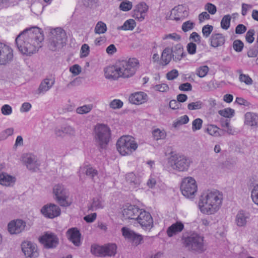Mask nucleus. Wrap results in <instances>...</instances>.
<instances>
[{
  "mask_svg": "<svg viewBox=\"0 0 258 258\" xmlns=\"http://www.w3.org/2000/svg\"><path fill=\"white\" fill-rule=\"evenodd\" d=\"M104 245H99L94 244L91 246V252L97 256L104 257Z\"/></svg>",
  "mask_w": 258,
  "mask_h": 258,
  "instance_id": "72a5a7b5",
  "label": "nucleus"
},
{
  "mask_svg": "<svg viewBox=\"0 0 258 258\" xmlns=\"http://www.w3.org/2000/svg\"><path fill=\"white\" fill-rule=\"evenodd\" d=\"M26 226V222L21 219L11 221L8 225V231L11 234H17L24 230Z\"/></svg>",
  "mask_w": 258,
  "mask_h": 258,
  "instance_id": "6ab92c4d",
  "label": "nucleus"
},
{
  "mask_svg": "<svg viewBox=\"0 0 258 258\" xmlns=\"http://www.w3.org/2000/svg\"><path fill=\"white\" fill-rule=\"evenodd\" d=\"M14 133V128L13 127H9L4 131L0 134L1 140L6 139L9 136H12Z\"/></svg>",
  "mask_w": 258,
  "mask_h": 258,
  "instance_id": "09e8293b",
  "label": "nucleus"
},
{
  "mask_svg": "<svg viewBox=\"0 0 258 258\" xmlns=\"http://www.w3.org/2000/svg\"><path fill=\"white\" fill-rule=\"evenodd\" d=\"M188 14L189 12L186 7L183 5H178L171 11L169 19L179 21L187 17Z\"/></svg>",
  "mask_w": 258,
  "mask_h": 258,
  "instance_id": "dca6fc26",
  "label": "nucleus"
},
{
  "mask_svg": "<svg viewBox=\"0 0 258 258\" xmlns=\"http://www.w3.org/2000/svg\"><path fill=\"white\" fill-rule=\"evenodd\" d=\"M203 120L200 118L195 119L192 123V130L193 131L199 130L202 128Z\"/></svg>",
  "mask_w": 258,
  "mask_h": 258,
  "instance_id": "8fccbe9b",
  "label": "nucleus"
},
{
  "mask_svg": "<svg viewBox=\"0 0 258 258\" xmlns=\"http://www.w3.org/2000/svg\"><path fill=\"white\" fill-rule=\"evenodd\" d=\"M171 39L174 41H179L181 39V37L178 34L173 33L171 34H166L163 37V40Z\"/></svg>",
  "mask_w": 258,
  "mask_h": 258,
  "instance_id": "680f3d73",
  "label": "nucleus"
},
{
  "mask_svg": "<svg viewBox=\"0 0 258 258\" xmlns=\"http://www.w3.org/2000/svg\"><path fill=\"white\" fill-rule=\"evenodd\" d=\"M121 231L122 235L130 241L134 245L138 246L143 243V237L142 235L125 227L122 228Z\"/></svg>",
  "mask_w": 258,
  "mask_h": 258,
  "instance_id": "ddd939ff",
  "label": "nucleus"
},
{
  "mask_svg": "<svg viewBox=\"0 0 258 258\" xmlns=\"http://www.w3.org/2000/svg\"><path fill=\"white\" fill-rule=\"evenodd\" d=\"M234 112V110L231 108H226L218 111V113L220 115L227 118L232 117Z\"/></svg>",
  "mask_w": 258,
  "mask_h": 258,
  "instance_id": "58836bf2",
  "label": "nucleus"
},
{
  "mask_svg": "<svg viewBox=\"0 0 258 258\" xmlns=\"http://www.w3.org/2000/svg\"><path fill=\"white\" fill-rule=\"evenodd\" d=\"M245 123L251 126H258V115L251 112L245 114Z\"/></svg>",
  "mask_w": 258,
  "mask_h": 258,
  "instance_id": "c756f323",
  "label": "nucleus"
},
{
  "mask_svg": "<svg viewBox=\"0 0 258 258\" xmlns=\"http://www.w3.org/2000/svg\"><path fill=\"white\" fill-rule=\"evenodd\" d=\"M223 200V195L216 189L208 190L201 195L199 207L204 214H213L220 208Z\"/></svg>",
  "mask_w": 258,
  "mask_h": 258,
  "instance_id": "f03ea898",
  "label": "nucleus"
},
{
  "mask_svg": "<svg viewBox=\"0 0 258 258\" xmlns=\"http://www.w3.org/2000/svg\"><path fill=\"white\" fill-rule=\"evenodd\" d=\"M63 127L65 135H68L72 136H75L76 130L73 127L70 125H66Z\"/></svg>",
  "mask_w": 258,
  "mask_h": 258,
  "instance_id": "bf43d9fd",
  "label": "nucleus"
},
{
  "mask_svg": "<svg viewBox=\"0 0 258 258\" xmlns=\"http://www.w3.org/2000/svg\"><path fill=\"white\" fill-rule=\"evenodd\" d=\"M93 106L92 104H90L78 107L76 109V112L80 114H87L91 111Z\"/></svg>",
  "mask_w": 258,
  "mask_h": 258,
  "instance_id": "e433bc0d",
  "label": "nucleus"
},
{
  "mask_svg": "<svg viewBox=\"0 0 258 258\" xmlns=\"http://www.w3.org/2000/svg\"><path fill=\"white\" fill-rule=\"evenodd\" d=\"M187 52L190 54H194L196 52L197 45L192 42L189 43L186 46Z\"/></svg>",
  "mask_w": 258,
  "mask_h": 258,
  "instance_id": "774afa93",
  "label": "nucleus"
},
{
  "mask_svg": "<svg viewBox=\"0 0 258 258\" xmlns=\"http://www.w3.org/2000/svg\"><path fill=\"white\" fill-rule=\"evenodd\" d=\"M55 79L54 76L50 75L42 80L37 89L38 94H44L48 91L54 85Z\"/></svg>",
  "mask_w": 258,
  "mask_h": 258,
  "instance_id": "aec40b11",
  "label": "nucleus"
},
{
  "mask_svg": "<svg viewBox=\"0 0 258 258\" xmlns=\"http://www.w3.org/2000/svg\"><path fill=\"white\" fill-rule=\"evenodd\" d=\"M117 246L114 243H108L104 245V257L113 256L116 253Z\"/></svg>",
  "mask_w": 258,
  "mask_h": 258,
  "instance_id": "2f4dec72",
  "label": "nucleus"
},
{
  "mask_svg": "<svg viewBox=\"0 0 258 258\" xmlns=\"http://www.w3.org/2000/svg\"><path fill=\"white\" fill-rule=\"evenodd\" d=\"M135 9L138 11V12L140 13H143L146 15V13L148 10V7L145 3L142 2L136 5L135 7Z\"/></svg>",
  "mask_w": 258,
  "mask_h": 258,
  "instance_id": "49530a36",
  "label": "nucleus"
},
{
  "mask_svg": "<svg viewBox=\"0 0 258 258\" xmlns=\"http://www.w3.org/2000/svg\"><path fill=\"white\" fill-rule=\"evenodd\" d=\"M41 212L45 217L53 218L60 215V209L57 205L50 204L44 206Z\"/></svg>",
  "mask_w": 258,
  "mask_h": 258,
  "instance_id": "a211bd4d",
  "label": "nucleus"
},
{
  "mask_svg": "<svg viewBox=\"0 0 258 258\" xmlns=\"http://www.w3.org/2000/svg\"><path fill=\"white\" fill-rule=\"evenodd\" d=\"M251 196L253 202L258 205V183L254 186Z\"/></svg>",
  "mask_w": 258,
  "mask_h": 258,
  "instance_id": "5fc2aeb1",
  "label": "nucleus"
},
{
  "mask_svg": "<svg viewBox=\"0 0 258 258\" xmlns=\"http://www.w3.org/2000/svg\"><path fill=\"white\" fill-rule=\"evenodd\" d=\"M39 240L46 248H55L59 243L58 238L53 233L46 232L40 238Z\"/></svg>",
  "mask_w": 258,
  "mask_h": 258,
  "instance_id": "4468645a",
  "label": "nucleus"
},
{
  "mask_svg": "<svg viewBox=\"0 0 258 258\" xmlns=\"http://www.w3.org/2000/svg\"><path fill=\"white\" fill-rule=\"evenodd\" d=\"M184 228V225L181 222H176L172 224L167 230V233L169 237H172L173 235L182 231Z\"/></svg>",
  "mask_w": 258,
  "mask_h": 258,
  "instance_id": "cd10ccee",
  "label": "nucleus"
},
{
  "mask_svg": "<svg viewBox=\"0 0 258 258\" xmlns=\"http://www.w3.org/2000/svg\"><path fill=\"white\" fill-rule=\"evenodd\" d=\"M117 150L123 156L130 155L138 148L134 139L130 136L120 137L116 143Z\"/></svg>",
  "mask_w": 258,
  "mask_h": 258,
  "instance_id": "0eeeda50",
  "label": "nucleus"
},
{
  "mask_svg": "<svg viewBox=\"0 0 258 258\" xmlns=\"http://www.w3.org/2000/svg\"><path fill=\"white\" fill-rule=\"evenodd\" d=\"M181 241L183 247L194 253H201L206 249L204 236L195 231L182 233Z\"/></svg>",
  "mask_w": 258,
  "mask_h": 258,
  "instance_id": "7ed1b4c3",
  "label": "nucleus"
},
{
  "mask_svg": "<svg viewBox=\"0 0 258 258\" xmlns=\"http://www.w3.org/2000/svg\"><path fill=\"white\" fill-rule=\"evenodd\" d=\"M213 29V27L212 25H206L202 28V33L203 36L206 38L208 37Z\"/></svg>",
  "mask_w": 258,
  "mask_h": 258,
  "instance_id": "13d9d810",
  "label": "nucleus"
},
{
  "mask_svg": "<svg viewBox=\"0 0 258 258\" xmlns=\"http://www.w3.org/2000/svg\"><path fill=\"white\" fill-rule=\"evenodd\" d=\"M107 30L106 25L102 21L98 22L94 29L95 33L100 34L106 32Z\"/></svg>",
  "mask_w": 258,
  "mask_h": 258,
  "instance_id": "4c0bfd02",
  "label": "nucleus"
},
{
  "mask_svg": "<svg viewBox=\"0 0 258 258\" xmlns=\"http://www.w3.org/2000/svg\"><path fill=\"white\" fill-rule=\"evenodd\" d=\"M13 58L12 49L8 45L0 42V66L7 65Z\"/></svg>",
  "mask_w": 258,
  "mask_h": 258,
  "instance_id": "f8f14e48",
  "label": "nucleus"
},
{
  "mask_svg": "<svg viewBox=\"0 0 258 258\" xmlns=\"http://www.w3.org/2000/svg\"><path fill=\"white\" fill-rule=\"evenodd\" d=\"M125 178L126 181L133 188H135L139 186L141 182L140 178L137 177L133 172H130L126 174Z\"/></svg>",
  "mask_w": 258,
  "mask_h": 258,
  "instance_id": "7c9ffc66",
  "label": "nucleus"
},
{
  "mask_svg": "<svg viewBox=\"0 0 258 258\" xmlns=\"http://www.w3.org/2000/svg\"><path fill=\"white\" fill-rule=\"evenodd\" d=\"M44 40L43 32L37 27L26 29L16 38L19 51L27 55L36 53L42 46Z\"/></svg>",
  "mask_w": 258,
  "mask_h": 258,
  "instance_id": "f257e3e1",
  "label": "nucleus"
},
{
  "mask_svg": "<svg viewBox=\"0 0 258 258\" xmlns=\"http://www.w3.org/2000/svg\"><path fill=\"white\" fill-rule=\"evenodd\" d=\"M189 121V118L187 115H184L179 117L174 122L173 126L177 127L180 125L187 123Z\"/></svg>",
  "mask_w": 258,
  "mask_h": 258,
  "instance_id": "ea45409f",
  "label": "nucleus"
},
{
  "mask_svg": "<svg viewBox=\"0 0 258 258\" xmlns=\"http://www.w3.org/2000/svg\"><path fill=\"white\" fill-rule=\"evenodd\" d=\"M141 210L136 206L129 205L124 208L122 215L126 219L136 220Z\"/></svg>",
  "mask_w": 258,
  "mask_h": 258,
  "instance_id": "4be33fe9",
  "label": "nucleus"
},
{
  "mask_svg": "<svg viewBox=\"0 0 258 258\" xmlns=\"http://www.w3.org/2000/svg\"><path fill=\"white\" fill-rule=\"evenodd\" d=\"M21 246L22 251L27 258H36L38 256L39 253L35 244L30 241H25Z\"/></svg>",
  "mask_w": 258,
  "mask_h": 258,
  "instance_id": "f3484780",
  "label": "nucleus"
},
{
  "mask_svg": "<svg viewBox=\"0 0 258 258\" xmlns=\"http://www.w3.org/2000/svg\"><path fill=\"white\" fill-rule=\"evenodd\" d=\"M152 135L154 139L158 141L159 140H163L166 138V134L164 130H160L159 128H156L152 131Z\"/></svg>",
  "mask_w": 258,
  "mask_h": 258,
  "instance_id": "c9c22d12",
  "label": "nucleus"
},
{
  "mask_svg": "<svg viewBox=\"0 0 258 258\" xmlns=\"http://www.w3.org/2000/svg\"><path fill=\"white\" fill-rule=\"evenodd\" d=\"M147 100V94L143 92H139L132 94L128 98L130 103L134 104H141Z\"/></svg>",
  "mask_w": 258,
  "mask_h": 258,
  "instance_id": "393cba45",
  "label": "nucleus"
},
{
  "mask_svg": "<svg viewBox=\"0 0 258 258\" xmlns=\"http://www.w3.org/2000/svg\"><path fill=\"white\" fill-rule=\"evenodd\" d=\"M249 218L250 214L248 212L240 210L235 216V223L238 227H245Z\"/></svg>",
  "mask_w": 258,
  "mask_h": 258,
  "instance_id": "5701e85b",
  "label": "nucleus"
},
{
  "mask_svg": "<svg viewBox=\"0 0 258 258\" xmlns=\"http://www.w3.org/2000/svg\"><path fill=\"white\" fill-rule=\"evenodd\" d=\"M16 181V178L6 173L0 174V184L6 186L13 185Z\"/></svg>",
  "mask_w": 258,
  "mask_h": 258,
  "instance_id": "c85d7f7f",
  "label": "nucleus"
},
{
  "mask_svg": "<svg viewBox=\"0 0 258 258\" xmlns=\"http://www.w3.org/2000/svg\"><path fill=\"white\" fill-rule=\"evenodd\" d=\"M136 26V22L134 20L130 19L124 22L123 25L118 28V29L123 30H133Z\"/></svg>",
  "mask_w": 258,
  "mask_h": 258,
  "instance_id": "f704fd0d",
  "label": "nucleus"
},
{
  "mask_svg": "<svg viewBox=\"0 0 258 258\" xmlns=\"http://www.w3.org/2000/svg\"><path fill=\"white\" fill-rule=\"evenodd\" d=\"M255 34V31L254 29H249L246 33L245 35V39L247 42L249 43H252L254 40V35Z\"/></svg>",
  "mask_w": 258,
  "mask_h": 258,
  "instance_id": "4d7b16f0",
  "label": "nucleus"
},
{
  "mask_svg": "<svg viewBox=\"0 0 258 258\" xmlns=\"http://www.w3.org/2000/svg\"><path fill=\"white\" fill-rule=\"evenodd\" d=\"M139 64L138 60L135 58L118 61V69L120 72V77L128 78L133 76L139 67Z\"/></svg>",
  "mask_w": 258,
  "mask_h": 258,
  "instance_id": "423d86ee",
  "label": "nucleus"
},
{
  "mask_svg": "<svg viewBox=\"0 0 258 258\" xmlns=\"http://www.w3.org/2000/svg\"><path fill=\"white\" fill-rule=\"evenodd\" d=\"M104 75L108 79L116 80L120 77V72L118 69V62L116 65L109 66L104 69Z\"/></svg>",
  "mask_w": 258,
  "mask_h": 258,
  "instance_id": "b1692460",
  "label": "nucleus"
},
{
  "mask_svg": "<svg viewBox=\"0 0 258 258\" xmlns=\"http://www.w3.org/2000/svg\"><path fill=\"white\" fill-rule=\"evenodd\" d=\"M204 106L203 103L201 101L192 102L187 105V108L189 110H199L201 109Z\"/></svg>",
  "mask_w": 258,
  "mask_h": 258,
  "instance_id": "37998d69",
  "label": "nucleus"
},
{
  "mask_svg": "<svg viewBox=\"0 0 258 258\" xmlns=\"http://www.w3.org/2000/svg\"><path fill=\"white\" fill-rule=\"evenodd\" d=\"M205 9L206 10L208 11V12L211 15L215 14L217 11L216 6L211 3L207 4L205 5Z\"/></svg>",
  "mask_w": 258,
  "mask_h": 258,
  "instance_id": "338daca9",
  "label": "nucleus"
},
{
  "mask_svg": "<svg viewBox=\"0 0 258 258\" xmlns=\"http://www.w3.org/2000/svg\"><path fill=\"white\" fill-rule=\"evenodd\" d=\"M136 220L144 230H150L153 226V220L150 213L144 210H141Z\"/></svg>",
  "mask_w": 258,
  "mask_h": 258,
  "instance_id": "9b49d317",
  "label": "nucleus"
},
{
  "mask_svg": "<svg viewBox=\"0 0 258 258\" xmlns=\"http://www.w3.org/2000/svg\"><path fill=\"white\" fill-rule=\"evenodd\" d=\"M67 236L68 239L71 241L75 246H79L81 244V234L77 228H72L68 230Z\"/></svg>",
  "mask_w": 258,
  "mask_h": 258,
  "instance_id": "412c9836",
  "label": "nucleus"
},
{
  "mask_svg": "<svg viewBox=\"0 0 258 258\" xmlns=\"http://www.w3.org/2000/svg\"><path fill=\"white\" fill-rule=\"evenodd\" d=\"M103 208V205L102 204V201L99 198H95L93 200V202L91 205V208L90 210L92 211L96 210L98 209H102Z\"/></svg>",
  "mask_w": 258,
  "mask_h": 258,
  "instance_id": "79ce46f5",
  "label": "nucleus"
},
{
  "mask_svg": "<svg viewBox=\"0 0 258 258\" xmlns=\"http://www.w3.org/2000/svg\"><path fill=\"white\" fill-rule=\"evenodd\" d=\"M231 16L230 15L224 16L221 21V27L222 29L227 30L230 24Z\"/></svg>",
  "mask_w": 258,
  "mask_h": 258,
  "instance_id": "a19ab883",
  "label": "nucleus"
},
{
  "mask_svg": "<svg viewBox=\"0 0 258 258\" xmlns=\"http://www.w3.org/2000/svg\"><path fill=\"white\" fill-rule=\"evenodd\" d=\"M86 174L90 177L92 179L95 180L94 178L97 176L98 172L96 169L92 167H89L86 171Z\"/></svg>",
  "mask_w": 258,
  "mask_h": 258,
  "instance_id": "e2e57ef3",
  "label": "nucleus"
},
{
  "mask_svg": "<svg viewBox=\"0 0 258 258\" xmlns=\"http://www.w3.org/2000/svg\"><path fill=\"white\" fill-rule=\"evenodd\" d=\"M209 71V69L207 66H203L197 69L196 74L199 77L203 78L206 76Z\"/></svg>",
  "mask_w": 258,
  "mask_h": 258,
  "instance_id": "c03bdc74",
  "label": "nucleus"
},
{
  "mask_svg": "<svg viewBox=\"0 0 258 258\" xmlns=\"http://www.w3.org/2000/svg\"><path fill=\"white\" fill-rule=\"evenodd\" d=\"M243 46V43L240 40H236L233 43V48L237 52H241Z\"/></svg>",
  "mask_w": 258,
  "mask_h": 258,
  "instance_id": "6e6d98bb",
  "label": "nucleus"
},
{
  "mask_svg": "<svg viewBox=\"0 0 258 258\" xmlns=\"http://www.w3.org/2000/svg\"><path fill=\"white\" fill-rule=\"evenodd\" d=\"M172 57L171 49L169 47L165 48L161 55V60L164 63V65L168 64Z\"/></svg>",
  "mask_w": 258,
  "mask_h": 258,
  "instance_id": "473e14b6",
  "label": "nucleus"
},
{
  "mask_svg": "<svg viewBox=\"0 0 258 258\" xmlns=\"http://www.w3.org/2000/svg\"><path fill=\"white\" fill-rule=\"evenodd\" d=\"M122 106L123 102L119 99H114L109 103L110 107L114 109L120 108Z\"/></svg>",
  "mask_w": 258,
  "mask_h": 258,
  "instance_id": "864d4df0",
  "label": "nucleus"
},
{
  "mask_svg": "<svg viewBox=\"0 0 258 258\" xmlns=\"http://www.w3.org/2000/svg\"><path fill=\"white\" fill-rule=\"evenodd\" d=\"M145 15L143 13H140L136 9H134L133 12V17L138 20L139 21H142L144 20L145 17Z\"/></svg>",
  "mask_w": 258,
  "mask_h": 258,
  "instance_id": "0e129e2a",
  "label": "nucleus"
},
{
  "mask_svg": "<svg viewBox=\"0 0 258 258\" xmlns=\"http://www.w3.org/2000/svg\"><path fill=\"white\" fill-rule=\"evenodd\" d=\"M111 134L110 128L104 124H97L94 128V139L96 146L100 151L105 150L111 141Z\"/></svg>",
  "mask_w": 258,
  "mask_h": 258,
  "instance_id": "20e7f679",
  "label": "nucleus"
},
{
  "mask_svg": "<svg viewBox=\"0 0 258 258\" xmlns=\"http://www.w3.org/2000/svg\"><path fill=\"white\" fill-rule=\"evenodd\" d=\"M173 59L175 61H180L186 54L181 44H177L171 49Z\"/></svg>",
  "mask_w": 258,
  "mask_h": 258,
  "instance_id": "a878e982",
  "label": "nucleus"
},
{
  "mask_svg": "<svg viewBox=\"0 0 258 258\" xmlns=\"http://www.w3.org/2000/svg\"><path fill=\"white\" fill-rule=\"evenodd\" d=\"M191 163L190 159L183 155L172 156L168 161L171 168L178 172L187 171Z\"/></svg>",
  "mask_w": 258,
  "mask_h": 258,
  "instance_id": "6e6552de",
  "label": "nucleus"
},
{
  "mask_svg": "<svg viewBox=\"0 0 258 258\" xmlns=\"http://www.w3.org/2000/svg\"><path fill=\"white\" fill-rule=\"evenodd\" d=\"M210 45L213 47L222 46L225 42V37L220 33H213L210 38Z\"/></svg>",
  "mask_w": 258,
  "mask_h": 258,
  "instance_id": "bb28decb",
  "label": "nucleus"
},
{
  "mask_svg": "<svg viewBox=\"0 0 258 258\" xmlns=\"http://www.w3.org/2000/svg\"><path fill=\"white\" fill-rule=\"evenodd\" d=\"M239 80L241 82L244 83L247 85L252 84L253 81L252 79L248 75H240L239 76Z\"/></svg>",
  "mask_w": 258,
  "mask_h": 258,
  "instance_id": "603ef678",
  "label": "nucleus"
},
{
  "mask_svg": "<svg viewBox=\"0 0 258 258\" xmlns=\"http://www.w3.org/2000/svg\"><path fill=\"white\" fill-rule=\"evenodd\" d=\"M1 111L4 115H9L12 113V108L9 105L5 104L2 107Z\"/></svg>",
  "mask_w": 258,
  "mask_h": 258,
  "instance_id": "69168bd1",
  "label": "nucleus"
},
{
  "mask_svg": "<svg viewBox=\"0 0 258 258\" xmlns=\"http://www.w3.org/2000/svg\"><path fill=\"white\" fill-rule=\"evenodd\" d=\"M196 180L192 177L184 178L181 183L180 190L182 194L187 198H193L197 191Z\"/></svg>",
  "mask_w": 258,
  "mask_h": 258,
  "instance_id": "1a4fd4ad",
  "label": "nucleus"
},
{
  "mask_svg": "<svg viewBox=\"0 0 258 258\" xmlns=\"http://www.w3.org/2000/svg\"><path fill=\"white\" fill-rule=\"evenodd\" d=\"M219 128L214 125H211L207 128V132L211 136L218 137L220 136L218 132Z\"/></svg>",
  "mask_w": 258,
  "mask_h": 258,
  "instance_id": "de8ad7c7",
  "label": "nucleus"
},
{
  "mask_svg": "<svg viewBox=\"0 0 258 258\" xmlns=\"http://www.w3.org/2000/svg\"><path fill=\"white\" fill-rule=\"evenodd\" d=\"M53 192L55 196V199L61 206L67 207L70 205V203L67 201L69 192L63 185L58 184L54 185Z\"/></svg>",
  "mask_w": 258,
  "mask_h": 258,
  "instance_id": "9d476101",
  "label": "nucleus"
},
{
  "mask_svg": "<svg viewBox=\"0 0 258 258\" xmlns=\"http://www.w3.org/2000/svg\"><path fill=\"white\" fill-rule=\"evenodd\" d=\"M195 26V23L190 21L184 22L182 25V30L184 32L192 30Z\"/></svg>",
  "mask_w": 258,
  "mask_h": 258,
  "instance_id": "3c124183",
  "label": "nucleus"
},
{
  "mask_svg": "<svg viewBox=\"0 0 258 258\" xmlns=\"http://www.w3.org/2000/svg\"><path fill=\"white\" fill-rule=\"evenodd\" d=\"M67 41V34L63 29L59 27L51 29L48 47L52 51H56L62 48L66 44Z\"/></svg>",
  "mask_w": 258,
  "mask_h": 258,
  "instance_id": "39448f33",
  "label": "nucleus"
},
{
  "mask_svg": "<svg viewBox=\"0 0 258 258\" xmlns=\"http://www.w3.org/2000/svg\"><path fill=\"white\" fill-rule=\"evenodd\" d=\"M22 161L29 170L33 171H36L40 166L37 157L32 154H24L22 156Z\"/></svg>",
  "mask_w": 258,
  "mask_h": 258,
  "instance_id": "2eb2a0df",
  "label": "nucleus"
},
{
  "mask_svg": "<svg viewBox=\"0 0 258 258\" xmlns=\"http://www.w3.org/2000/svg\"><path fill=\"white\" fill-rule=\"evenodd\" d=\"M153 88L156 91H158L161 92H166L168 90V86L164 83L156 85L153 87Z\"/></svg>",
  "mask_w": 258,
  "mask_h": 258,
  "instance_id": "052dcab7",
  "label": "nucleus"
},
{
  "mask_svg": "<svg viewBox=\"0 0 258 258\" xmlns=\"http://www.w3.org/2000/svg\"><path fill=\"white\" fill-rule=\"evenodd\" d=\"M132 7V3L130 1H123L119 6V9L123 12H127L131 10Z\"/></svg>",
  "mask_w": 258,
  "mask_h": 258,
  "instance_id": "a18cd8bd",
  "label": "nucleus"
}]
</instances>
